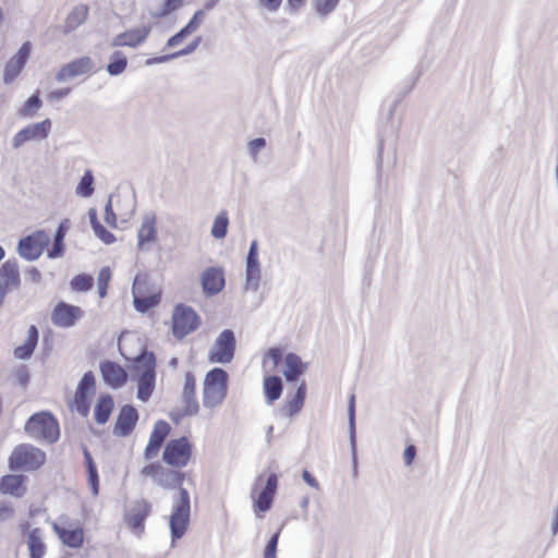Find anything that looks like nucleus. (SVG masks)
Listing matches in <instances>:
<instances>
[{"label":"nucleus","instance_id":"44","mask_svg":"<svg viewBox=\"0 0 558 558\" xmlns=\"http://www.w3.org/2000/svg\"><path fill=\"white\" fill-rule=\"evenodd\" d=\"M93 287V278L88 275H77L71 280V288L77 292L88 291Z\"/></svg>","mask_w":558,"mask_h":558},{"label":"nucleus","instance_id":"35","mask_svg":"<svg viewBox=\"0 0 558 558\" xmlns=\"http://www.w3.org/2000/svg\"><path fill=\"white\" fill-rule=\"evenodd\" d=\"M264 392L268 404H272L282 393V380L279 376H267L264 379Z\"/></svg>","mask_w":558,"mask_h":558},{"label":"nucleus","instance_id":"64","mask_svg":"<svg viewBox=\"0 0 558 558\" xmlns=\"http://www.w3.org/2000/svg\"><path fill=\"white\" fill-rule=\"evenodd\" d=\"M551 532L553 535H556L558 533V506L554 509V520L551 523Z\"/></svg>","mask_w":558,"mask_h":558},{"label":"nucleus","instance_id":"38","mask_svg":"<svg viewBox=\"0 0 558 558\" xmlns=\"http://www.w3.org/2000/svg\"><path fill=\"white\" fill-rule=\"evenodd\" d=\"M228 226H229V217L228 213L226 210H221L218 213V215L215 217L210 234L213 238L217 240H221L226 238L228 232Z\"/></svg>","mask_w":558,"mask_h":558},{"label":"nucleus","instance_id":"36","mask_svg":"<svg viewBox=\"0 0 558 558\" xmlns=\"http://www.w3.org/2000/svg\"><path fill=\"white\" fill-rule=\"evenodd\" d=\"M348 423L350 434V445L352 451L353 464H356V450H355V396L351 395L348 403Z\"/></svg>","mask_w":558,"mask_h":558},{"label":"nucleus","instance_id":"21","mask_svg":"<svg viewBox=\"0 0 558 558\" xmlns=\"http://www.w3.org/2000/svg\"><path fill=\"white\" fill-rule=\"evenodd\" d=\"M169 432H170V426L167 422L158 421L155 424L153 433L149 437L148 445H147V447L145 449V453H144L146 460H151L157 454V452L160 449V447L162 446L165 439L169 435Z\"/></svg>","mask_w":558,"mask_h":558},{"label":"nucleus","instance_id":"23","mask_svg":"<svg viewBox=\"0 0 558 558\" xmlns=\"http://www.w3.org/2000/svg\"><path fill=\"white\" fill-rule=\"evenodd\" d=\"M138 420L137 410L132 405H124L118 415L114 434L118 436H128L134 428Z\"/></svg>","mask_w":558,"mask_h":558},{"label":"nucleus","instance_id":"29","mask_svg":"<svg viewBox=\"0 0 558 558\" xmlns=\"http://www.w3.org/2000/svg\"><path fill=\"white\" fill-rule=\"evenodd\" d=\"M53 530L58 534L62 543L72 548H78L84 542V531L81 527L65 529L58 524H53Z\"/></svg>","mask_w":558,"mask_h":558},{"label":"nucleus","instance_id":"54","mask_svg":"<svg viewBox=\"0 0 558 558\" xmlns=\"http://www.w3.org/2000/svg\"><path fill=\"white\" fill-rule=\"evenodd\" d=\"M105 220L108 225L116 227L117 217L112 209V201L109 198L106 207H105Z\"/></svg>","mask_w":558,"mask_h":558},{"label":"nucleus","instance_id":"1","mask_svg":"<svg viewBox=\"0 0 558 558\" xmlns=\"http://www.w3.org/2000/svg\"><path fill=\"white\" fill-rule=\"evenodd\" d=\"M142 475L150 476L159 486L172 489L179 487L178 497L172 505L170 531L172 544L183 537L190 523L191 501L189 492L181 487L184 474L163 468L159 463H150L141 471Z\"/></svg>","mask_w":558,"mask_h":558},{"label":"nucleus","instance_id":"34","mask_svg":"<svg viewBox=\"0 0 558 558\" xmlns=\"http://www.w3.org/2000/svg\"><path fill=\"white\" fill-rule=\"evenodd\" d=\"M305 397L306 385L305 383H302L296 389L295 395L291 399L287 400L283 408L286 414L290 417L298 415L304 405Z\"/></svg>","mask_w":558,"mask_h":558},{"label":"nucleus","instance_id":"4","mask_svg":"<svg viewBox=\"0 0 558 558\" xmlns=\"http://www.w3.org/2000/svg\"><path fill=\"white\" fill-rule=\"evenodd\" d=\"M132 295L135 310L146 313L160 303L161 289L148 280L147 274H137L133 281Z\"/></svg>","mask_w":558,"mask_h":558},{"label":"nucleus","instance_id":"57","mask_svg":"<svg viewBox=\"0 0 558 558\" xmlns=\"http://www.w3.org/2000/svg\"><path fill=\"white\" fill-rule=\"evenodd\" d=\"M25 277L34 283H38L41 280V274L35 267H29L25 272Z\"/></svg>","mask_w":558,"mask_h":558},{"label":"nucleus","instance_id":"3","mask_svg":"<svg viewBox=\"0 0 558 558\" xmlns=\"http://www.w3.org/2000/svg\"><path fill=\"white\" fill-rule=\"evenodd\" d=\"M25 433L33 439L56 442L60 437V428L57 418L49 412L33 414L25 423Z\"/></svg>","mask_w":558,"mask_h":558},{"label":"nucleus","instance_id":"18","mask_svg":"<svg viewBox=\"0 0 558 558\" xmlns=\"http://www.w3.org/2000/svg\"><path fill=\"white\" fill-rule=\"evenodd\" d=\"M150 508L148 501L141 499L125 514L128 526L137 535L144 531V521L148 517Z\"/></svg>","mask_w":558,"mask_h":558},{"label":"nucleus","instance_id":"37","mask_svg":"<svg viewBox=\"0 0 558 558\" xmlns=\"http://www.w3.org/2000/svg\"><path fill=\"white\" fill-rule=\"evenodd\" d=\"M66 222H68V220L61 222L54 232L53 245H52V248L48 252L49 258H57V257L62 256V254H63V251H64L63 241H64V236L66 233Z\"/></svg>","mask_w":558,"mask_h":558},{"label":"nucleus","instance_id":"62","mask_svg":"<svg viewBox=\"0 0 558 558\" xmlns=\"http://www.w3.org/2000/svg\"><path fill=\"white\" fill-rule=\"evenodd\" d=\"M171 59H174V56L173 53L171 54H167V56H161V57H156V58H151V59H148L146 61V64L147 65H151V64H157V63H163V62H167Z\"/></svg>","mask_w":558,"mask_h":558},{"label":"nucleus","instance_id":"53","mask_svg":"<svg viewBox=\"0 0 558 558\" xmlns=\"http://www.w3.org/2000/svg\"><path fill=\"white\" fill-rule=\"evenodd\" d=\"M88 482H89V486H90L93 495L97 496L98 492H99V478H98L97 470H92L90 472H88Z\"/></svg>","mask_w":558,"mask_h":558},{"label":"nucleus","instance_id":"5","mask_svg":"<svg viewBox=\"0 0 558 558\" xmlns=\"http://www.w3.org/2000/svg\"><path fill=\"white\" fill-rule=\"evenodd\" d=\"M228 374L222 368L216 367L209 371L204 380L203 404L213 409L220 405L227 396Z\"/></svg>","mask_w":558,"mask_h":558},{"label":"nucleus","instance_id":"61","mask_svg":"<svg viewBox=\"0 0 558 558\" xmlns=\"http://www.w3.org/2000/svg\"><path fill=\"white\" fill-rule=\"evenodd\" d=\"M185 34L182 33V31H180L179 33H177L175 35H173L172 37H170L167 41V46L172 48V47H175L178 46L184 38H185Z\"/></svg>","mask_w":558,"mask_h":558},{"label":"nucleus","instance_id":"11","mask_svg":"<svg viewBox=\"0 0 558 558\" xmlns=\"http://www.w3.org/2000/svg\"><path fill=\"white\" fill-rule=\"evenodd\" d=\"M260 279L262 266L258 259V242L253 240L246 255L244 291L256 292L259 289Z\"/></svg>","mask_w":558,"mask_h":558},{"label":"nucleus","instance_id":"8","mask_svg":"<svg viewBox=\"0 0 558 558\" xmlns=\"http://www.w3.org/2000/svg\"><path fill=\"white\" fill-rule=\"evenodd\" d=\"M49 243V234L44 230H37L19 241L17 252L22 258L34 262L41 256Z\"/></svg>","mask_w":558,"mask_h":558},{"label":"nucleus","instance_id":"13","mask_svg":"<svg viewBox=\"0 0 558 558\" xmlns=\"http://www.w3.org/2000/svg\"><path fill=\"white\" fill-rule=\"evenodd\" d=\"M96 72L97 66L95 61L90 57L84 56L62 65L56 74V80L59 83H63L77 76L94 74Z\"/></svg>","mask_w":558,"mask_h":558},{"label":"nucleus","instance_id":"48","mask_svg":"<svg viewBox=\"0 0 558 558\" xmlns=\"http://www.w3.org/2000/svg\"><path fill=\"white\" fill-rule=\"evenodd\" d=\"M279 541V532H276L268 541L265 550L264 558H277V546Z\"/></svg>","mask_w":558,"mask_h":558},{"label":"nucleus","instance_id":"10","mask_svg":"<svg viewBox=\"0 0 558 558\" xmlns=\"http://www.w3.org/2000/svg\"><path fill=\"white\" fill-rule=\"evenodd\" d=\"M192 454V446L186 437L170 440L163 450L162 460L177 468H184Z\"/></svg>","mask_w":558,"mask_h":558},{"label":"nucleus","instance_id":"28","mask_svg":"<svg viewBox=\"0 0 558 558\" xmlns=\"http://www.w3.org/2000/svg\"><path fill=\"white\" fill-rule=\"evenodd\" d=\"M181 401V408H178L170 413L174 423H179L184 416L195 415L199 409L195 395L186 396V393L182 392Z\"/></svg>","mask_w":558,"mask_h":558},{"label":"nucleus","instance_id":"47","mask_svg":"<svg viewBox=\"0 0 558 558\" xmlns=\"http://www.w3.org/2000/svg\"><path fill=\"white\" fill-rule=\"evenodd\" d=\"M95 234L106 244H111L116 241V236L108 231L101 223H96L93 229Z\"/></svg>","mask_w":558,"mask_h":558},{"label":"nucleus","instance_id":"39","mask_svg":"<svg viewBox=\"0 0 558 558\" xmlns=\"http://www.w3.org/2000/svg\"><path fill=\"white\" fill-rule=\"evenodd\" d=\"M128 66V59L121 51H114L110 56V62L107 64V72L111 76L122 74Z\"/></svg>","mask_w":558,"mask_h":558},{"label":"nucleus","instance_id":"60","mask_svg":"<svg viewBox=\"0 0 558 558\" xmlns=\"http://www.w3.org/2000/svg\"><path fill=\"white\" fill-rule=\"evenodd\" d=\"M282 0H259L260 5L270 12H275L280 7Z\"/></svg>","mask_w":558,"mask_h":558},{"label":"nucleus","instance_id":"15","mask_svg":"<svg viewBox=\"0 0 558 558\" xmlns=\"http://www.w3.org/2000/svg\"><path fill=\"white\" fill-rule=\"evenodd\" d=\"M51 130V121L45 119L38 123H32L19 131L12 138V147L20 148L29 141L46 140Z\"/></svg>","mask_w":558,"mask_h":558},{"label":"nucleus","instance_id":"2","mask_svg":"<svg viewBox=\"0 0 558 558\" xmlns=\"http://www.w3.org/2000/svg\"><path fill=\"white\" fill-rule=\"evenodd\" d=\"M133 379L137 383V399L146 402L151 397L156 383V357L151 352H143L133 364Z\"/></svg>","mask_w":558,"mask_h":558},{"label":"nucleus","instance_id":"42","mask_svg":"<svg viewBox=\"0 0 558 558\" xmlns=\"http://www.w3.org/2000/svg\"><path fill=\"white\" fill-rule=\"evenodd\" d=\"M184 0H165L162 4L150 11L153 17H165L182 7Z\"/></svg>","mask_w":558,"mask_h":558},{"label":"nucleus","instance_id":"26","mask_svg":"<svg viewBox=\"0 0 558 558\" xmlns=\"http://www.w3.org/2000/svg\"><path fill=\"white\" fill-rule=\"evenodd\" d=\"M25 476L21 474L4 475L0 481V490L14 497H22L26 493Z\"/></svg>","mask_w":558,"mask_h":558},{"label":"nucleus","instance_id":"41","mask_svg":"<svg viewBox=\"0 0 558 558\" xmlns=\"http://www.w3.org/2000/svg\"><path fill=\"white\" fill-rule=\"evenodd\" d=\"M283 352L280 348H271L263 360V368L267 373H272L277 369L282 360Z\"/></svg>","mask_w":558,"mask_h":558},{"label":"nucleus","instance_id":"55","mask_svg":"<svg viewBox=\"0 0 558 558\" xmlns=\"http://www.w3.org/2000/svg\"><path fill=\"white\" fill-rule=\"evenodd\" d=\"M415 456H416V448H415V446L414 445L407 446L404 451H403L404 464L407 466H410L413 463V460L415 459Z\"/></svg>","mask_w":558,"mask_h":558},{"label":"nucleus","instance_id":"32","mask_svg":"<svg viewBox=\"0 0 558 558\" xmlns=\"http://www.w3.org/2000/svg\"><path fill=\"white\" fill-rule=\"evenodd\" d=\"M88 8L86 5L75 7L66 16L63 25V33L69 34L81 26L87 19Z\"/></svg>","mask_w":558,"mask_h":558},{"label":"nucleus","instance_id":"56","mask_svg":"<svg viewBox=\"0 0 558 558\" xmlns=\"http://www.w3.org/2000/svg\"><path fill=\"white\" fill-rule=\"evenodd\" d=\"M111 278V271L108 267H104L100 269L97 278L98 286H108Z\"/></svg>","mask_w":558,"mask_h":558},{"label":"nucleus","instance_id":"46","mask_svg":"<svg viewBox=\"0 0 558 558\" xmlns=\"http://www.w3.org/2000/svg\"><path fill=\"white\" fill-rule=\"evenodd\" d=\"M266 147V140L263 137H257L252 140L247 144V150L251 158L256 161L258 153Z\"/></svg>","mask_w":558,"mask_h":558},{"label":"nucleus","instance_id":"40","mask_svg":"<svg viewBox=\"0 0 558 558\" xmlns=\"http://www.w3.org/2000/svg\"><path fill=\"white\" fill-rule=\"evenodd\" d=\"M94 182L95 179L93 172L90 170H86L75 189L76 195L84 198L90 197L94 193Z\"/></svg>","mask_w":558,"mask_h":558},{"label":"nucleus","instance_id":"22","mask_svg":"<svg viewBox=\"0 0 558 558\" xmlns=\"http://www.w3.org/2000/svg\"><path fill=\"white\" fill-rule=\"evenodd\" d=\"M202 286L205 293L214 295L225 287L223 270L220 267H209L202 275Z\"/></svg>","mask_w":558,"mask_h":558},{"label":"nucleus","instance_id":"31","mask_svg":"<svg viewBox=\"0 0 558 558\" xmlns=\"http://www.w3.org/2000/svg\"><path fill=\"white\" fill-rule=\"evenodd\" d=\"M27 546L31 558H43L46 553V545L43 541V532L35 527L27 534Z\"/></svg>","mask_w":558,"mask_h":558},{"label":"nucleus","instance_id":"20","mask_svg":"<svg viewBox=\"0 0 558 558\" xmlns=\"http://www.w3.org/2000/svg\"><path fill=\"white\" fill-rule=\"evenodd\" d=\"M100 373L104 381L114 389L122 387L128 380V373L116 362L100 363Z\"/></svg>","mask_w":558,"mask_h":558},{"label":"nucleus","instance_id":"12","mask_svg":"<svg viewBox=\"0 0 558 558\" xmlns=\"http://www.w3.org/2000/svg\"><path fill=\"white\" fill-rule=\"evenodd\" d=\"M95 376L93 372H86L77 385L73 399L74 409L84 417L89 413V397L95 393Z\"/></svg>","mask_w":558,"mask_h":558},{"label":"nucleus","instance_id":"30","mask_svg":"<svg viewBox=\"0 0 558 558\" xmlns=\"http://www.w3.org/2000/svg\"><path fill=\"white\" fill-rule=\"evenodd\" d=\"M38 343V330L36 326L32 325L27 331V339L22 344L14 349V356L19 360H28Z\"/></svg>","mask_w":558,"mask_h":558},{"label":"nucleus","instance_id":"43","mask_svg":"<svg viewBox=\"0 0 558 558\" xmlns=\"http://www.w3.org/2000/svg\"><path fill=\"white\" fill-rule=\"evenodd\" d=\"M43 106V101L37 94L31 96L21 110L23 117H33Z\"/></svg>","mask_w":558,"mask_h":558},{"label":"nucleus","instance_id":"59","mask_svg":"<svg viewBox=\"0 0 558 558\" xmlns=\"http://www.w3.org/2000/svg\"><path fill=\"white\" fill-rule=\"evenodd\" d=\"M302 478L311 487H313L315 489H319V483L307 470L303 471Z\"/></svg>","mask_w":558,"mask_h":558},{"label":"nucleus","instance_id":"19","mask_svg":"<svg viewBox=\"0 0 558 558\" xmlns=\"http://www.w3.org/2000/svg\"><path fill=\"white\" fill-rule=\"evenodd\" d=\"M31 48L32 47L28 41L24 43L20 47L19 51L8 61L3 73V80L5 83H11L20 74L29 58Z\"/></svg>","mask_w":558,"mask_h":558},{"label":"nucleus","instance_id":"16","mask_svg":"<svg viewBox=\"0 0 558 558\" xmlns=\"http://www.w3.org/2000/svg\"><path fill=\"white\" fill-rule=\"evenodd\" d=\"M82 316L83 311L78 306L60 302L51 314V320L58 327L68 328L72 327Z\"/></svg>","mask_w":558,"mask_h":558},{"label":"nucleus","instance_id":"51","mask_svg":"<svg viewBox=\"0 0 558 558\" xmlns=\"http://www.w3.org/2000/svg\"><path fill=\"white\" fill-rule=\"evenodd\" d=\"M201 14H202V12L197 11L194 14V16L192 17V20L181 29L182 33L185 34L186 37L198 28V26H199L198 16Z\"/></svg>","mask_w":558,"mask_h":558},{"label":"nucleus","instance_id":"52","mask_svg":"<svg viewBox=\"0 0 558 558\" xmlns=\"http://www.w3.org/2000/svg\"><path fill=\"white\" fill-rule=\"evenodd\" d=\"M202 41V37H196L190 45H187L184 49L177 51L173 53L174 58L183 57L192 53L199 46Z\"/></svg>","mask_w":558,"mask_h":558},{"label":"nucleus","instance_id":"45","mask_svg":"<svg viewBox=\"0 0 558 558\" xmlns=\"http://www.w3.org/2000/svg\"><path fill=\"white\" fill-rule=\"evenodd\" d=\"M340 0H315V10L320 17H325L336 10Z\"/></svg>","mask_w":558,"mask_h":558},{"label":"nucleus","instance_id":"24","mask_svg":"<svg viewBox=\"0 0 558 558\" xmlns=\"http://www.w3.org/2000/svg\"><path fill=\"white\" fill-rule=\"evenodd\" d=\"M0 287L9 291L20 287V271L15 260H7L0 268Z\"/></svg>","mask_w":558,"mask_h":558},{"label":"nucleus","instance_id":"6","mask_svg":"<svg viewBox=\"0 0 558 558\" xmlns=\"http://www.w3.org/2000/svg\"><path fill=\"white\" fill-rule=\"evenodd\" d=\"M46 461V453L29 444L17 445L9 457V469L11 471H36Z\"/></svg>","mask_w":558,"mask_h":558},{"label":"nucleus","instance_id":"50","mask_svg":"<svg viewBox=\"0 0 558 558\" xmlns=\"http://www.w3.org/2000/svg\"><path fill=\"white\" fill-rule=\"evenodd\" d=\"M195 390H196L195 377L193 376V374L186 373L182 392L186 393V396H189V395H195Z\"/></svg>","mask_w":558,"mask_h":558},{"label":"nucleus","instance_id":"33","mask_svg":"<svg viewBox=\"0 0 558 558\" xmlns=\"http://www.w3.org/2000/svg\"><path fill=\"white\" fill-rule=\"evenodd\" d=\"M114 403L110 395H101L96 403L94 415L98 424L108 422L110 414L113 410Z\"/></svg>","mask_w":558,"mask_h":558},{"label":"nucleus","instance_id":"63","mask_svg":"<svg viewBox=\"0 0 558 558\" xmlns=\"http://www.w3.org/2000/svg\"><path fill=\"white\" fill-rule=\"evenodd\" d=\"M84 458H85L86 465H87V472H90L92 470H97V468L94 463V460L92 458V454L89 453V451L87 449L84 450Z\"/></svg>","mask_w":558,"mask_h":558},{"label":"nucleus","instance_id":"17","mask_svg":"<svg viewBox=\"0 0 558 558\" xmlns=\"http://www.w3.org/2000/svg\"><path fill=\"white\" fill-rule=\"evenodd\" d=\"M150 34L149 26H141L137 28L128 29L116 37L111 41L112 47H130L136 48L146 41Z\"/></svg>","mask_w":558,"mask_h":558},{"label":"nucleus","instance_id":"27","mask_svg":"<svg viewBox=\"0 0 558 558\" xmlns=\"http://www.w3.org/2000/svg\"><path fill=\"white\" fill-rule=\"evenodd\" d=\"M306 371V364L295 353H288L284 356L283 376L287 381H294Z\"/></svg>","mask_w":558,"mask_h":558},{"label":"nucleus","instance_id":"7","mask_svg":"<svg viewBox=\"0 0 558 558\" xmlns=\"http://www.w3.org/2000/svg\"><path fill=\"white\" fill-rule=\"evenodd\" d=\"M198 326L199 316L192 307L183 304L175 306L172 314V332L177 339H183L195 331Z\"/></svg>","mask_w":558,"mask_h":558},{"label":"nucleus","instance_id":"25","mask_svg":"<svg viewBox=\"0 0 558 558\" xmlns=\"http://www.w3.org/2000/svg\"><path fill=\"white\" fill-rule=\"evenodd\" d=\"M277 486L278 478L277 475L272 473L267 477L264 489L260 492L258 498L255 500V507L258 511L265 512L271 508Z\"/></svg>","mask_w":558,"mask_h":558},{"label":"nucleus","instance_id":"14","mask_svg":"<svg viewBox=\"0 0 558 558\" xmlns=\"http://www.w3.org/2000/svg\"><path fill=\"white\" fill-rule=\"evenodd\" d=\"M157 216L155 211H146L142 217L141 226L137 230V248L149 251L151 245L158 240Z\"/></svg>","mask_w":558,"mask_h":558},{"label":"nucleus","instance_id":"58","mask_svg":"<svg viewBox=\"0 0 558 558\" xmlns=\"http://www.w3.org/2000/svg\"><path fill=\"white\" fill-rule=\"evenodd\" d=\"M70 88L66 87V88H60V89H57V90H52L48 94V99L49 100H59V99H62L64 98L65 96L69 95L70 93Z\"/></svg>","mask_w":558,"mask_h":558},{"label":"nucleus","instance_id":"9","mask_svg":"<svg viewBox=\"0 0 558 558\" xmlns=\"http://www.w3.org/2000/svg\"><path fill=\"white\" fill-rule=\"evenodd\" d=\"M235 350L234 332L230 329H225L215 340L211 345L208 360L211 363L228 364L232 361Z\"/></svg>","mask_w":558,"mask_h":558},{"label":"nucleus","instance_id":"49","mask_svg":"<svg viewBox=\"0 0 558 558\" xmlns=\"http://www.w3.org/2000/svg\"><path fill=\"white\" fill-rule=\"evenodd\" d=\"M383 151H384V141L380 140L377 148V161H376V183L377 186H380L381 177H383Z\"/></svg>","mask_w":558,"mask_h":558}]
</instances>
